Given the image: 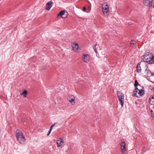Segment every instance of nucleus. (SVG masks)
<instances>
[{
  "label": "nucleus",
  "mask_w": 154,
  "mask_h": 154,
  "mask_svg": "<svg viewBox=\"0 0 154 154\" xmlns=\"http://www.w3.org/2000/svg\"><path fill=\"white\" fill-rule=\"evenodd\" d=\"M96 44L94 46L93 49H94V51H95V53H97V49H96Z\"/></svg>",
  "instance_id": "obj_18"
},
{
  "label": "nucleus",
  "mask_w": 154,
  "mask_h": 154,
  "mask_svg": "<svg viewBox=\"0 0 154 154\" xmlns=\"http://www.w3.org/2000/svg\"><path fill=\"white\" fill-rule=\"evenodd\" d=\"M154 4V5H153V7L154 8V4Z\"/></svg>",
  "instance_id": "obj_29"
},
{
  "label": "nucleus",
  "mask_w": 154,
  "mask_h": 154,
  "mask_svg": "<svg viewBox=\"0 0 154 154\" xmlns=\"http://www.w3.org/2000/svg\"><path fill=\"white\" fill-rule=\"evenodd\" d=\"M27 94V91L26 90H24L22 92V93H21L20 94H22L24 97H26V95Z\"/></svg>",
  "instance_id": "obj_15"
},
{
  "label": "nucleus",
  "mask_w": 154,
  "mask_h": 154,
  "mask_svg": "<svg viewBox=\"0 0 154 154\" xmlns=\"http://www.w3.org/2000/svg\"><path fill=\"white\" fill-rule=\"evenodd\" d=\"M120 145L121 146V149L122 153L123 154H124L125 152L127 151L126 147V144L125 141H123L120 143Z\"/></svg>",
  "instance_id": "obj_7"
},
{
  "label": "nucleus",
  "mask_w": 154,
  "mask_h": 154,
  "mask_svg": "<svg viewBox=\"0 0 154 154\" xmlns=\"http://www.w3.org/2000/svg\"><path fill=\"white\" fill-rule=\"evenodd\" d=\"M151 90L152 91H154V85L152 87Z\"/></svg>",
  "instance_id": "obj_23"
},
{
  "label": "nucleus",
  "mask_w": 154,
  "mask_h": 154,
  "mask_svg": "<svg viewBox=\"0 0 154 154\" xmlns=\"http://www.w3.org/2000/svg\"><path fill=\"white\" fill-rule=\"evenodd\" d=\"M67 12H66L65 11H61L58 15V16H60L63 18L66 17L67 16Z\"/></svg>",
  "instance_id": "obj_13"
},
{
  "label": "nucleus",
  "mask_w": 154,
  "mask_h": 154,
  "mask_svg": "<svg viewBox=\"0 0 154 154\" xmlns=\"http://www.w3.org/2000/svg\"><path fill=\"white\" fill-rule=\"evenodd\" d=\"M86 9V8L85 7H84L83 8V11H85Z\"/></svg>",
  "instance_id": "obj_22"
},
{
  "label": "nucleus",
  "mask_w": 154,
  "mask_h": 154,
  "mask_svg": "<svg viewBox=\"0 0 154 154\" xmlns=\"http://www.w3.org/2000/svg\"><path fill=\"white\" fill-rule=\"evenodd\" d=\"M149 99H154V94L152 95H151Z\"/></svg>",
  "instance_id": "obj_20"
},
{
  "label": "nucleus",
  "mask_w": 154,
  "mask_h": 154,
  "mask_svg": "<svg viewBox=\"0 0 154 154\" xmlns=\"http://www.w3.org/2000/svg\"><path fill=\"white\" fill-rule=\"evenodd\" d=\"M117 95L122 107H123L124 103V96L123 94L119 91H117Z\"/></svg>",
  "instance_id": "obj_2"
},
{
  "label": "nucleus",
  "mask_w": 154,
  "mask_h": 154,
  "mask_svg": "<svg viewBox=\"0 0 154 154\" xmlns=\"http://www.w3.org/2000/svg\"><path fill=\"white\" fill-rule=\"evenodd\" d=\"M102 10L103 13L105 15H108L109 13V7L107 3L103 4L102 5Z\"/></svg>",
  "instance_id": "obj_4"
},
{
  "label": "nucleus",
  "mask_w": 154,
  "mask_h": 154,
  "mask_svg": "<svg viewBox=\"0 0 154 154\" xmlns=\"http://www.w3.org/2000/svg\"><path fill=\"white\" fill-rule=\"evenodd\" d=\"M51 131H50V130H49V131L48 133V134H47V135H48H48H49V134H50V133H51Z\"/></svg>",
  "instance_id": "obj_24"
},
{
  "label": "nucleus",
  "mask_w": 154,
  "mask_h": 154,
  "mask_svg": "<svg viewBox=\"0 0 154 154\" xmlns=\"http://www.w3.org/2000/svg\"><path fill=\"white\" fill-rule=\"evenodd\" d=\"M53 5V2L51 1L48 2L46 4L45 9L49 11Z\"/></svg>",
  "instance_id": "obj_11"
},
{
  "label": "nucleus",
  "mask_w": 154,
  "mask_h": 154,
  "mask_svg": "<svg viewBox=\"0 0 154 154\" xmlns=\"http://www.w3.org/2000/svg\"><path fill=\"white\" fill-rule=\"evenodd\" d=\"M75 99L74 97L72 95H69L67 98V99L72 105H74L75 104Z\"/></svg>",
  "instance_id": "obj_10"
},
{
  "label": "nucleus",
  "mask_w": 154,
  "mask_h": 154,
  "mask_svg": "<svg viewBox=\"0 0 154 154\" xmlns=\"http://www.w3.org/2000/svg\"><path fill=\"white\" fill-rule=\"evenodd\" d=\"M141 63V62L138 63L137 66V71L138 72H141V69L140 66Z\"/></svg>",
  "instance_id": "obj_14"
},
{
  "label": "nucleus",
  "mask_w": 154,
  "mask_h": 154,
  "mask_svg": "<svg viewBox=\"0 0 154 154\" xmlns=\"http://www.w3.org/2000/svg\"><path fill=\"white\" fill-rule=\"evenodd\" d=\"M130 44H134V43H133V41H131L130 42Z\"/></svg>",
  "instance_id": "obj_27"
},
{
  "label": "nucleus",
  "mask_w": 154,
  "mask_h": 154,
  "mask_svg": "<svg viewBox=\"0 0 154 154\" xmlns=\"http://www.w3.org/2000/svg\"><path fill=\"white\" fill-rule=\"evenodd\" d=\"M153 55L151 53H148L143 56V60L144 62H149L152 60Z\"/></svg>",
  "instance_id": "obj_5"
},
{
  "label": "nucleus",
  "mask_w": 154,
  "mask_h": 154,
  "mask_svg": "<svg viewBox=\"0 0 154 154\" xmlns=\"http://www.w3.org/2000/svg\"><path fill=\"white\" fill-rule=\"evenodd\" d=\"M90 59V57L89 55L88 54H84L83 55L82 60L85 62H88L89 61Z\"/></svg>",
  "instance_id": "obj_9"
},
{
  "label": "nucleus",
  "mask_w": 154,
  "mask_h": 154,
  "mask_svg": "<svg viewBox=\"0 0 154 154\" xmlns=\"http://www.w3.org/2000/svg\"><path fill=\"white\" fill-rule=\"evenodd\" d=\"M72 47L74 51L76 52H79V46L78 44L73 43L72 45Z\"/></svg>",
  "instance_id": "obj_12"
},
{
  "label": "nucleus",
  "mask_w": 154,
  "mask_h": 154,
  "mask_svg": "<svg viewBox=\"0 0 154 154\" xmlns=\"http://www.w3.org/2000/svg\"><path fill=\"white\" fill-rule=\"evenodd\" d=\"M144 93V91L142 89L139 90L136 88L134 91L133 96L139 97L141 96Z\"/></svg>",
  "instance_id": "obj_3"
},
{
  "label": "nucleus",
  "mask_w": 154,
  "mask_h": 154,
  "mask_svg": "<svg viewBox=\"0 0 154 154\" xmlns=\"http://www.w3.org/2000/svg\"><path fill=\"white\" fill-rule=\"evenodd\" d=\"M144 5L148 7H152L154 4V0H144Z\"/></svg>",
  "instance_id": "obj_6"
},
{
  "label": "nucleus",
  "mask_w": 154,
  "mask_h": 154,
  "mask_svg": "<svg viewBox=\"0 0 154 154\" xmlns=\"http://www.w3.org/2000/svg\"><path fill=\"white\" fill-rule=\"evenodd\" d=\"M151 116L154 118V112H151Z\"/></svg>",
  "instance_id": "obj_21"
},
{
  "label": "nucleus",
  "mask_w": 154,
  "mask_h": 154,
  "mask_svg": "<svg viewBox=\"0 0 154 154\" xmlns=\"http://www.w3.org/2000/svg\"><path fill=\"white\" fill-rule=\"evenodd\" d=\"M154 112V106L153 107H152L151 109L150 110V112Z\"/></svg>",
  "instance_id": "obj_19"
},
{
  "label": "nucleus",
  "mask_w": 154,
  "mask_h": 154,
  "mask_svg": "<svg viewBox=\"0 0 154 154\" xmlns=\"http://www.w3.org/2000/svg\"><path fill=\"white\" fill-rule=\"evenodd\" d=\"M53 128V127H51V126L50 127V130H49L51 131L52 130V129Z\"/></svg>",
  "instance_id": "obj_26"
},
{
  "label": "nucleus",
  "mask_w": 154,
  "mask_h": 154,
  "mask_svg": "<svg viewBox=\"0 0 154 154\" xmlns=\"http://www.w3.org/2000/svg\"><path fill=\"white\" fill-rule=\"evenodd\" d=\"M55 124H54V125H52L51 126V127H53V126L55 125Z\"/></svg>",
  "instance_id": "obj_28"
},
{
  "label": "nucleus",
  "mask_w": 154,
  "mask_h": 154,
  "mask_svg": "<svg viewBox=\"0 0 154 154\" xmlns=\"http://www.w3.org/2000/svg\"><path fill=\"white\" fill-rule=\"evenodd\" d=\"M152 61H153V63H154V56H153L152 57Z\"/></svg>",
  "instance_id": "obj_25"
},
{
  "label": "nucleus",
  "mask_w": 154,
  "mask_h": 154,
  "mask_svg": "<svg viewBox=\"0 0 154 154\" xmlns=\"http://www.w3.org/2000/svg\"><path fill=\"white\" fill-rule=\"evenodd\" d=\"M57 146L58 147H62L64 146V143L63 140L61 138L57 141Z\"/></svg>",
  "instance_id": "obj_8"
},
{
  "label": "nucleus",
  "mask_w": 154,
  "mask_h": 154,
  "mask_svg": "<svg viewBox=\"0 0 154 154\" xmlns=\"http://www.w3.org/2000/svg\"><path fill=\"white\" fill-rule=\"evenodd\" d=\"M138 82H137V80H135V83L134 84V85L135 87H136L137 85H138Z\"/></svg>",
  "instance_id": "obj_17"
},
{
  "label": "nucleus",
  "mask_w": 154,
  "mask_h": 154,
  "mask_svg": "<svg viewBox=\"0 0 154 154\" xmlns=\"http://www.w3.org/2000/svg\"><path fill=\"white\" fill-rule=\"evenodd\" d=\"M16 137L18 142L21 144H24L26 139L22 131L18 129L16 131Z\"/></svg>",
  "instance_id": "obj_1"
},
{
  "label": "nucleus",
  "mask_w": 154,
  "mask_h": 154,
  "mask_svg": "<svg viewBox=\"0 0 154 154\" xmlns=\"http://www.w3.org/2000/svg\"><path fill=\"white\" fill-rule=\"evenodd\" d=\"M149 103L152 105H154V99H149Z\"/></svg>",
  "instance_id": "obj_16"
}]
</instances>
